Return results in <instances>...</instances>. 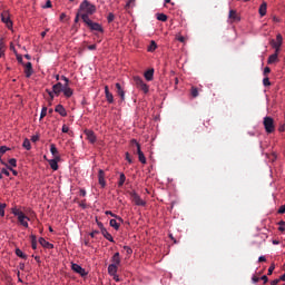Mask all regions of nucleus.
<instances>
[{"instance_id":"nucleus-1","label":"nucleus","mask_w":285,"mask_h":285,"mask_svg":"<svg viewBox=\"0 0 285 285\" xmlns=\"http://www.w3.org/2000/svg\"><path fill=\"white\" fill-rule=\"evenodd\" d=\"M97 10V8L95 7V4H91V2H89L88 0H85L81 2L80 7H79V11L81 12V18L82 16H92V13H95Z\"/></svg>"},{"instance_id":"nucleus-2","label":"nucleus","mask_w":285,"mask_h":285,"mask_svg":"<svg viewBox=\"0 0 285 285\" xmlns=\"http://www.w3.org/2000/svg\"><path fill=\"white\" fill-rule=\"evenodd\" d=\"M12 215L18 217V222L20 225H22V227L28 228L29 227V223L28 220L30 219L28 216H26V214L23 213V210L17 209L16 207L12 209Z\"/></svg>"},{"instance_id":"nucleus-3","label":"nucleus","mask_w":285,"mask_h":285,"mask_svg":"<svg viewBox=\"0 0 285 285\" xmlns=\"http://www.w3.org/2000/svg\"><path fill=\"white\" fill-rule=\"evenodd\" d=\"M271 46H272V48H274L275 49V52H276V55H277V57H278V55H279V52H281V48H282V46H283V43H284V37H283V35L282 33H277L276 35V40H271Z\"/></svg>"},{"instance_id":"nucleus-4","label":"nucleus","mask_w":285,"mask_h":285,"mask_svg":"<svg viewBox=\"0 0 285 285\" xmlns=\"http://www.w3.org/2000/svg\"><path fill=\"white\" fill-rule=\"evenodd\" d=\"M81 19L85 22V24H87L90 28V30L104 31L101 24H99L98 22H92V20H90L88 16H81Z\"/></svg>"},{"instance_id":"nucleus-5","label":"nucleus","mask_w":285,"mask_h":285,"mask_svg":"<svg viewBox=\"0 0 285 285\" xmlns=\"http://www.w3.org/2000/svg\"><path fill=\"white\" fill-rule=\"evenodd\" d=\"M131 147H136V150H137V154H138V157H139V161L142 163V164H146L147 159H146L145 154L141 149L140 142H138L136 139H131Z\"/></svg>"},{"instance_id":"nucleus-6","label":"nucleus","mask_w":285,"mask_h":285,"mask_svg":"<svg viewBox=\"0 0 285 285\" xmlns=\"http://www.w3.org/2000/svg\"><path fill=\"white\" fill-rule=\"evenodd\" d=\"M134 82L136 85V87L141 90V92L144 94H148L149 92V87L146 82H144V79L139 78V76H135L134 77Z\"/></svg>"},{"instance_id":"nucleus-7","label":"nucleus","mask_w":285,"mask_h":285,"mask_svg":"<svg viewBox=\"0 0 285 285\" xmlns=\"http://www.w3.org/2000/svg\"><path fill=\"white\" fill-rule=\"evenodd\" d=\"M61 79H63L65 85L62 87V92L65 95V97L70 98L73 96V90L72 88L69 87L70 83V79H68L66 76H61Z\"/></svg>"},{"instance_id":"nucleus-8","label":"nucleus","mask_w":285,"mask_h":285,"mask_svg":"<svg viewBox=\"0 0 285 285\" xmlns=\"http://www.w3.org/2000/svg\"><path fill=\"white\" fill-rule=\"evenodd\" d=\"M265 126V131L268 134H272L275 131L276 127L274 125V118L273 117H265L263 121Z\"/></svg>"},{"instance_id":"nucleus-9","label":"nucleus","mask_w":285,"mask_h":285,"mask_svg":"<svg viewBox=\"0 0 285 285\" xmlns=\"http://www.w3.org/2000/svg\"><path fill=\"white\" fill-rule=\"evenodd\" d=\"M71 269L73 272L78 273V275H80V276H87L88 275L87 271L83 267L79 266V264L72 263L71 264Z\"/></svg>"},{"instance_id":"nucleus-10","label":"nucleus","mask_w":285,"mask_h":285,"mask_svg":"<svg viewBox=\"0 0 285 285\" xmlns=\"http://www.w3.org/2000/svg\"><path fill=\"white\" fill-rule=\"evenodd\" d=\"M131 200L136 206H146V202L142 200L141 196L137 195V193H131Z\"/></svg>"},{"instance_id":"nucleus-11","label":"nucleus","mask_w":285,"mask_h":285,"mask_svg":"<svg viewBox=\"0 0 285 285\" xmlns=\"http://www.w3.org/2000/svg\"><path fill=\"white\" fill-rule=\"evenodd\" d=\"M85 135L87 136V140H89L90 144H96L97 136L95 135V130L86 129Z\"/></svg>"},{"instance_id":"nucleus-12","label":"nucleus","mask_w":285,"mask_h":285,"mask_svg":"<svg viewBox=\"0 0 285 285\" xmlns=\"http://www.w3.org/2000/svg\"><path fill=\"white\" fill-rule=\"evenodd\" d=\"M50 153L52 154V157H53L56 160L60 161L61 156H60L59 150H58V148L56 147L55 142H51V144H50Z\"/></svg>"},{"instance_id":"nucleus-13","label":"nucleus","mask_w":285,"mask_h":285,"mask_svg":"<svg viewBox=\"0 0 285 285\" xmlns=\"http://www.w3.org/2000/svg\"><path fill=\"white\" fill-rule=\"evenodd\" d=\"M98 183L102 188H106V174L104 169L98 170Z\"/></svg>"},{"instance_id":"nucleus-14","label":"nucleus","mask_w":285,"mask_h":285,"mask_svg":"<svg viewBox=\"0 0 285 285\" xmlns=\"http://www.w3.org/2000/svg\"><path fill=\"white\" fill-rule=\"evenodd\" d=\"M1 21L4 22V24H7V28H9V29H11L13 26L9 13H1Z\"/></svg>"},{"instance_id":"nucleus-15","label":"nucleus","mask_w":285,"mask_h":285,"mask_svg":"<svg viewBox=\"0 0 285 285\" xmlns=\"http://www.w3.org/2000/svg\"><path fill=\"white\" fill-rule=\"evenodd\" d=\"M32 75H33L32 63L31 61H28L24 65V76L26 78H31Z\"/></svg>"},{"instance_id":"nucleus-16","label":"nucleus","mask_w":285,"mask_h":285,"mask_svg":"<svg viewBox=\"0 0 285 285\" xmlns=\"http://www.w3.org/2000/svg\"><path fill=\"white\" fill-rule=\"evenodd\" d=\"M52 90H53V94H56V96H60V94L63 92L62 82H57L56 85H53Z\"/></svg>"},{"instance_id":"nucleus-17","label":"nucleus","mask_w":285,"mask_h":285,"mask_svg":"<svg viewBox=\"0 0 285 285\" xmlns=\"http://www.w3.org/2000/svg\"><path fill=\"white\" fill-rule=\"evenodd\" d=\"M56 112L59 114L61 117H67L68 115L67 109L65 108V106H62V104H58L56 106Z\"/></svg>"},{"instance_id":"nucleus-18","label":"nucleus","mask_w":285,"mask_h":285,"mask_svg":"<svg viewBox=\"0 0 285 285\" xmlns=\"http://www.w3.org/2000/svg\"><path fill=\"white\" fill-rule=\"evenodd\" d=\"M115 87L117 88V94H118V96H120L121 101H125L126 94H125L124 88L121 87V83L116 82Z\"/></svg>"},{"instance_id":"nucleus-19","label":"nucleus","mask_w":285,"mask_h":285,"mask_svg":"<svg viewBox=\"0 0 285 285\" xmlns=\"http://www.w3.org/2000/svg\"><path fill=\"white\" fill-rule=\"evenodd\" d=\"M39 243L43 248H48L49 250L55 248V246L49 243V240H46L45 237H40Z\"/></svg>"},{"instance_id":"nucleus-20","label":"nucleus","mask_w":285,"mask_h":285,"mask_svg":"<svg viewBox=\"0 0 285 285\" xmlns=\"http://www.w3.org/2000/svg\"><path fill=\"white\" fill-rule=\"evenodd\" d=\"M229 19L232 22L240 21V17L238 16L236 10H229Z\"/></svg>"},{"instance_id":"nucleus-21","label":"nucleus","mask_w":285,"mask_h":285,"mask_svg":"<svg viewBox=\"0 0 285 285\" xmlns=\"http://www.w3.org/2000/svg\"><path fill=\"white\" fill-rule=\"evenodd\" d=\"M111 263L115 264L116 267H118L121 264V257L119 252H117L114 257H111Z\"/></svg>"},{"instance_id":"nucleus-22","label":"nucleus","mask_w":285,"mask_h":285,"mask_svg":"<svg viewBox=\"0 0 285 285\" xmlns=\"http://www.w3.org/2000/svg\"><path fill=\"white\" fill-rule=\"evenodd\" d=\"M266 12H267V2L264 1L258 8V13L261 17H264L266 16Z\"/></svg>"},{"instance_id":"nucleus-23","label":"nucleus","mask_w":285,"mask_h":285,"mask_svg":"<svg viewBox=\"0 0 285 285\" xmlns=\"http://www.w3.org/2000/svg\"><path fill=\"white\" fill-rule=\"evenodd\" d=\"M277 61H279V58H278V56H277V52L275 51L273 55H271V56L268 57L267 63H268L269 66H272L273 63H276Z\"/></svg>"},{"instance_id":"nucleus-24","label":"nucleus","mask_w":285,"mask_h":285,"mask_svg":"<svg viewBox=\"0 0 285 285\" xmlns=\"http://www.w3.org/2000/svg\"><path fill=\"white\" fill-rule=\"evenodd\" d=\"M117 272H118V267L115 266L114 262H111V264H109V266H108L109 275L115 277Z\"/></svg>"},{"instance_id":"nucleus-25","label":"nucleus","mask_w":285,"mask_h":285,"mask_svg":"<svg viewBox=\"0 0 285 285\" xmlns=\"http://www.w3.org/2000/svg\"><path fill=\"white\" fill-rule=\"evenodd\" d=\"M155 76V69H149L145 72V78L147 81H153Z\"/></svg>"},{"instance_id":"nucleus-26","label":"nucleus","mask_w":285,"mask_h":285,"mask_svg":"<svg viewBox=\"0 0 285 285\" xmlns=\"http://www.w3.org/2000/svg\"><path fill=\"white\" fill-rule=\"evenodd\" d=\"M102 236L106 237L108 242L115 243L114 236H111L105 227L102 228Z\"/></svg>"},{"instance_id":"nucleus-27","label":"nucleus","mask_w":285,"mask_h":285,"mask_svg":"<svg viewBox=\"0 0 285 285\" xmlns=\"http://www.w3.org/2000/svg\"><path fill=\"white\" fill-rule=\"evenodd\" d=\"M58 163H59V160H57L56 158L49 160V165H50L52 170H58L59 169Z\"/></svg>"},{"instance_id":"nucleus-28","label":"nucleus","mask_w":285,"mask_h":285,"mask_svg":"<svg viewBox=\"0 0 285 285\" xmlns=\"http://www.w3.org/2000/svg\"><path fill=\"white\" fill-rule=\"evenodd\" d=\"M109 225H110V227H114L115 230H119V228H120V223L117 222V218L110 219Z\"/></svg>"},{"instance_id":"nucleus-29","label":"nucleus","mask_w":285,"mask_h":285,"mask_svg":"<svg viewBox=\"0 0 285 285\" xmlns=\"http://www.w3.org/2000/svg\"><path fill=\"white\" fill-rule=\"evenodd\" d=\"M31 247H32V250H37V247H38L37 236H35L33 234L31 235Z\"/></svg>"},{"instance_id":"nucleus-30","label":"nucleus","mask_w":285,"mask_h":285,"mask_svg":"<svg viewBox=\"0 0 285 285\" xmlns=\"http://www.w3.org/2000/svg\"><path fill=\"white\" fill-rule=\"evenodd\" d=\"M16 255L20 257V259H28V255L23 254L22 249L16 248Z\"/></svg>"},{"instance_id":"nucleus-31","label":"nucleus","mask_w":285,"mask_h":285,"mask_svg":"<svg viewBox=\"0 0 285 285\" xmlns=\"http://www.w3.org/2000/svg\"><path fill=\"white\" fill-rule=\"evenodd\" d=\"M125 183H126V175L125 174H120L119 179H118V187L122 188Z\"/></svg>"},{"instance_id":"nucleus-32","label":"nucleus","mask_w":285,"mask_h":285,"mask_svg":"<svg viewBox=\"0 0 285 285\" xmlns=\"http://www.w3.org/2000/svg\"><path fill=\"white\" fill-rule=\"evenodd\" d=\"M2 165H4L6 166V168H2V174L3 175H7V177H10V165H7V163H3V160H2Z\"/></svg>"},{"instance_id":"nucleus-33","label":"nucleus","mask_w":285,"mask_h":285,"mask_svg":"<svg viewBox=\"0 0 285 285\" xmlns=\"http://www.w3.org/2000/svg\"><path fill=\"white\" fill-rule=\"evenodd\" d=\"M157 20L166 22L168 21V16H166V13H157Z\"/></svg>"},{"instance_id":"nucleus-34","label":"nucleus","mask_w":285,"mask_h":285,"mask_svg":"<svg viewBox=\"0 0 285 285\" xmlns=\"http://www.w3.org/2000/svg\"><path fill=\"white\" fill-rule=\"evenodd\" d=\"M106 215H110L112 216V218H117L118 222H120L122 224L124 219L121 218V216H117V214H114L111 210H106Z\"/></svg>"},{"instance_id":"nucleus-35","label":"nucleus","mask_w":285,"mask_h":285,"mask_svg":"<svg viewBox=\"0 0 285 285\" xmlns=\"http://www.w3.org/2000/svg\"><path fill=\"white\" fill-rule=\"evenodd\" d=\"M156 49H157V43L155 42V40H151V42H150L149 47L147 48V50L149 52H154V51H156Z\"/></svg>"},{"instance_id":"nucleus-36","label":"nucleus","mask_w":285,"mask_h":285,"mask_svg":"<svg viewBox=\"0 0 285 285\" xmlns=\"http://www.w3.org/2000/svg\"><path fill=\"white\" fill-rule=\"evenodd\" d=\"M22 146H23V148H26L27 150H31V141H30V139L24 138Z\"/></svg>"},{"instance_id":"nucleus-37","label":"nucleus","mask_w":285,"mask_h":285,"mask_svg":"<svg viewBox=\"0 0 285 285\" xmlns=\"http://www.w3.org/2000/svg\"><path fill=\"white\" fill-rule=\"evenodd\" d=\"M107 102H109V105H112L115 102V97L114 94H111V91L107 94Z\"/></svg>"},{"instance_id":"nucleus-38","label":"nucleus","mask_w":285,"mask_h":285,"mask_svg":"<svg viewBox=\"0 0 285 285\" xmlns=\"http://www.w3.org/2000/svg\"><path fill=\"white\" fill-rule=\"evenodd\" d=\"M263 85L264 87H271L272 82L268 76H265V78L263 79Z\"/></svg>"},{"instance_id":"nucleus-39","label":"nucleus","mask_w":285,"mask_h":285,"mask_svg":"<svg viewBox=\"0 0 285 285\" xmlns=\"http://www.w3.org/2000/svg\"><path fill=\"white\" fill-rule=\"evenodd\" d=\"M6 207H7V204H1L0 202V216H4L6 215Z\"/></svg>"},{"instance_id":"nucleus-40","label":"nucleus","mask_w":285,"mask_h":285,"mask_svg":"<svg viewBox=\"0 0 285 285\" xmlns=\"http://www.w3.org/2000/svg\"><path fill=\"white\" fill-rule=\"evenodd\" d=\"M193 97H198L199 96V91L197 87H191V91H190Z\"/></svg>"},{"instance_id":"nucleus-41","label":"nucleus","mask_w":285,"mask_h":285,"mask_svg":"<svg viewBox=\"0 0 285 285\" xmlns=\"http://www.w3.org/2000/svg\"><path fill=\"white\" fill-rule=\"evenodd\" d=\"M8 150H10V148L7 147L6 145H2L0 147V156H3V154H6Z\"/></svg>"},{"instance_id":"nucleus-42","label":"nucleus","mask_w":285,"mask_h":285,"mask_svg":"<svg viewBox=\"0 0 285 285\" xmlns=\"http://www.w3.org/2000/svg\"><path fill=\"white\" fill-rule=\"evenodd\" d=\"M9 166H10V168H16V166H18V163H17V159H14V158H11V159H9Z\"/></svg>"},{"instance_id":"nucleus-43","label":"nucleus","mask_w":285,"mask_h":285,"mask_svg":"<svg viewBox=\"0 0 285 285\" xmlns=\"http://www.w3.org/2000/svg\"><path fill=\"white\" fill-rule=\"evenodd\" d=\"M278 225H279L278 230H279L281 233H284V230H285V222L282 220V222L278 223Z\"/></svg>"},{"instance_id":"nucleus-44","label":"nucleus","mask_w":285,"mask_h":285,"mask_svg":"<svg viewBox=\"0 0 285 285\" xmlns=\"http://www.w3.org/2000/svg\"><path fill=\"white\" fill-rule=\"evenodd\" d=\"M107 21H108V22L115 21V13H112V12L108 13V16H107Z\"/></svg>"},{"instance_id":"nucleus-45","label":"nucleus","mask_w":285,"mask_h":285,"mask_svg":"<svg viewBox=\"0 0 285 285\" xmlns=\"http://www.w3.org/2000/svg\"><path fill=\"white\" fill-rule=\"evenodd\" d=\"M124 250L126 252L127 255L132 254V248H130V246H124Z\"/></svg>"},{"instance_id":"nucleus-46","label":"nucleus","mask_w":285,"mask_h":285,"mask_svg":"<svg viewBox=\"0 0 285 285\" xmlns=\"http://www.w3.org/2000/svg\"><path fill=\"white\" fill-rule=\"evenodd\" d=\"M47 114H48V108L47 107L42 108V111L40 112V118H45Z\"/></svg>"},{"instance_id":"nucleus-47","label":"nucleus","mask_w":285,"mask_h":285,"mask_svg":"<svg viewBox=\"0 0 285 285\" xmlns=\"http://www.w3.org/2000/svg\"><path fill=\"white\" fill-rule=\"evenodd\" d=\"M275 267H276L275 264H272V265L268 267V275H273Z\"/></svg>"},{"instance_id":"nucleus-48","label":"nucleus","mask_w":285,"mask_h":285,"mask_svg":"<svg viewBox=\"0 0 285 285\" xmlns=\"http://www.w3.org/2000/svg\"><path fill=\"white\" fill-rule=\"evenodd\" d=\"M263 75L266 77L271 75V67H265Z\"/></svg>"},{"instance_id":"nucleus-49","label":"nucleus","mask_w":285,"mask_h":285,"mask_svg":"<svg viewBox=\"0 0 285 285\" xmlns=\"http://www.w3.org/2000/svg\"><path fill=\"white\" fill-rule=\"evenodd\" d=\"M278 214H279V215H284V214H285V205H282V206L278 208Z\"/></svg>"},{"instance_id":"nucleus-50","label":"nucleus","mask_w":285,"mask_h":285,"mask_svg":"<svg viewBox=\"0 0 285 285\" xmlns=\"http://www.w3.org/2000/svg\"><path fill=\"white\" fill-rule=\"evenodd\" d=\"M46 92H48V95L51 98V100L55 99V91H53V89H52V91L51 90H46Z\"/></svg>"},{"instance_id":"nucleus-51","label":"nucleus","mask_w":285,"mask_h":285,"mask_svg":"<svg viewBox=\"0 0 285 285\" xmlns=\"http://www.w3.org/2000/svg\"><path fill=\"white\" fill-rule=\"evenodd\" d=\"M89 51H95L97 49V43H92L91 46H88Z\"/></svg>"},{"instance_id":"nucleus-52","label":"nucleus","mask_w":285,"mask_h":285,"mask_svg":"<svg viewBox=\"0 0 285 285\" xmlns=\"http://www.w3.org/2000/svg\"><path fill=\"white\" fill-rule=\"evenodd\" d=\"M40 140V137L38 136V135H33L32 137H31V141H33V142H37V141H39Z\"/></svg>"},{"instance_id":"nucleus-53","label":"nucleus","mask_w":285,"mask_h":285,"mask_svg":"<svg viewBox=\"0 0 285 285\" xmlns=\"http://www.w3.org/2000/svg\"><path fill=\"white\" fill-rule=\"evenodd\" d=\"M126 159L128 163H132L129 151H126Z\"/></svg>"},{"instance_id":"nucleus-54","label":"nucleus","mask_w":285,"mask_h":285,"mask_svg":"<svg viewBox=\"0 0 285 285\" xmlns=\"http://www.w3.org/2000/svg\"><path fill=\"white\" fill-rule=\"evenodd\" d=\"M261 281H263L264 284H267V283H268V276L263 275L262 278H261Z\"/></svg>"},{"instance_id":"nucleus-55","label":"nucleus","mask_w":285,"mask_h":285,"mask_svg":"<svg viewBox=\"0 0 285 285\" xmlns=\"http://www.w3.org/2000/svg\"><path fill=\"white\" fill-rule=\"evenodd\" d=\"M258 263H266V257L264 255L258 257Z\"/></svg>"},{"instance_id":"nucleus-56","label":"nucleus","mask_w":285,"mask_h":285,"mask_svg":"<svg viewBox=\"0 0 285 285\" xmlns=\"http://www.w3.org/2000/svg\"><path fill=\"white\" fill-rule=\"evenodd\" d=\"M17 60L19 63H23V58L21 55H17Z\"/></svg>"},{"instance_id":"nucleus-57","label":"nucleus","mask_w":285,"mask_h":285,"mask_svg":"<svg viewBox=\"0 0 285 285\" xmlns=\"http://www.w3.org/2000/svg\"><path fill=\"white\" fill-rule=\"evenodd\" d=\"M98 227L100 228V230H101V234H104V223H101V222H98Z\"/></svg>"},{"instance_id":"nucleus-58","label":"nucleus","mask_w":285,"mask_h":285,"mask_svg":"<svg viewBox=\"0 0 285 285\" xmlns=\"http://www.w3.org/2000/svg\"><path fill=\"white\" fill-rule=\"evenodd\" d=\"M81 13H82V11L79 10L76 16L75 22H79V17H81Z\"/></svg>"},{"instance_id":"nucleus-59","label":"nucleus","mask_w":285,"mask_h":285,"mask_svg":"<svg viewBox=\"0 0 285 285\" xmlns=\"http://www.w3.org/2000/svg\"><path fill=\"white\" fill-rule=\"evenodd\" d=\"M51 7H52V2L50 0H48L43 8H51Z\"/></svg>"},{"instance_id":"nucleus-60","label":"nucleus","mask_w":285,"mask_h":285,"mask_svg":"<svg viewBox=\"0 0 285 285\" xmlns=\"http://www.w3.org/2000/svg\"><path fill=\"white\" fill-rule=\"evenodd\" d=\"M69 131H70L69 127L63 125L62 126V132H69Z\"/></svg>"},{"instance_id":"nucleus-61","label":"nucleus","mask_w":285,"mask_h":285,"mask_svg":"<svg viewBox=\"0 0 285 285\" xmlns=\"http://www.w3.org/2000/svg\"><path fill=\"white\" fill-rule=\"evenodd\" d=\"M9 170H10L14 176H17V175H18V170H17V169H14V168H11V166L9 167Z\"/></svg>"},{"instance_id":"nucleus-62","label":"nucleus","mask_w":285,"mask_h":285,"mask_svg":"<svg viewBox=\"0 0 285 285\" xmlns=\"http://www.w3.org/2000/svg\"><path fill=\"white\" fill-rule=\"evenodd\" d=\"M252 281L254 282V284H257V282H259V277L254 275Z\"/></svg>"},{"instance_id":"nucleus-63","label":"nucleus","mask_w":285,"mask_h":285,"mask_svg":"<svg viewBox=\"0 0 285 285\" xmlns=\"http://www.w3.org/2000/svg\"><path fill=\"white\" fill-rule=\"evenodd\" d=\"M279 281H281V278H279V279H273V281L271 282V285H277V284H279Z\"/></svg>"},{"instance_id":"nucleus-64","label":"nucleus","mask_w":285,"mask_h":285,"mask_svg":"<svg viewBox=\"0 0 285 285\" xmlns=\"http://www.w3.org/2000/svg\"><path fill=\"white\" fill-rule=\"evenodd\" d=\"M97 234H99V230H92L91 234H90V236H91V237H96Z\"/></svg>"}]
</instances>
